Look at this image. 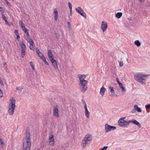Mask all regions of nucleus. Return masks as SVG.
<instances>
[{"mask_svg":"<svg viewBox=\"0 0 150 150\" xmlns=\"http://www.w3.org/2000/svg\"><path fill=\"white\" fill-rule=\"evenodd\" d=\"M25 134H26L25 139L26 140V147H25L24 146V142L23 143V150H30V147L31 146L30 133L28 130H26Z\"/></svg>","mask_w":150,"mask_h":150,"instance_id":"f257e3e1","label":"nucleus"},{"mask_svg":"<svg viewBox=\"0 0 150 150\" xmlns=\"http://www.w3.org/2000/svg\"><path fill=\"white\" fill-rule=\"evenodd\" d=\"M148 75L144 74H137L134 76V79L140 83L142 84H145L144 81L146 79Z\"/></svg>","mask_w":150,"mask_h":150,"instance_id":"f03ea898","label":"nucleus"},{"mask_svg":"<svg viewBox=\"0 0 150 150\" xmlns=\"http://www.w3.org/2000/svg\"><path fill=\"white\" fill-rule=\"evenodd\" d=\"M88 81L84 79H80V81L79 84L80 87V90L82 93L85 92L88 88L87 84Z\"/></svg>","mask_w":150,"mask_h":150,"instance_id":"7ed1b4c3","label":"nucleus"},{"mask_svg":"<svg viewBox=\"0 0 150 150\" xmlns=\"http://www.w3.org/2000/svg\"><path fill=\"white\" fill-rule=\"evenodd\" d=\"M125 118V117H121L118 121V125L121 127H125L128 126L129 124V121H126L124 119Z\"/></svg>","mask_w":150,"mask_h":150,"instance_id":"20e7f679","label":"nucleus"},{"mask_svg":"<svg viewBox=\"0 0 150 150\" xmlns=\"http://www.w3.org/2000/svg\"><path fill=\"white\" fill-rule=\"evenodd\" d=\"M105 130L106 132H108L112 130H115L116 128L115 127L112 126L108 124H106L105 126Z\"/></svg>","mask_w":150,"mask_h":150,"instance_id":"39448f33","label":"nucleus"},{"mask_svg":"<svg viewBox=\"0 0 150 150\" xmlns=\"http://www.w3.org/2000/svg\"><path fill=\"white\" fill-rule=\"evenodd\" d=\"M76 11L81 15L84 18L86 17V15L82 9L80 7H78L75 9Z\"/></svg>","mask_w":150,"mask_h":150,"instance_id":"423d86ee","label":"nucleus"},{"mask_svg":"<svg viewBox=\"0 0 150 150\" xmlns=\"http://www.w3.org/2000/svg\"><path fill=\"white\" fill-rule=\"evenodd\" d=\"M108 28L107 23L106 22L103 21L102 22L101 28L103 32L106 31Z\"/></svg>","mask_w":150,"mask_h":150,"instance_id":"0eeeda50","label":"nucleus"},{"mask_svg":"<svg viewBox=\"0 0 150 150\" xmlns=\"http://www.w3.org/2000/svg\"><path fill=\"white\" fill-rule=\"evenodd\" d=\"M11 100V102L9 104V106L11 107V108H15V103H16V100L12 98V99H10Z\"/></svg>","mask_w":150,"mask_h":150,"instance_id":"6e6552de","label":"nucleus"},{"mask_svg":"<svg viewBox=\"0 0 150 150\" xmlns=\"http://www.w3.org/2000/svg\"><path fill=\"white\" fill-rule=\"evenodd\" d=\"M132 122L137 125L139 128H140L141 127V124L136 120L133 119L129 120V123Z\"/></svg>","mask_w":150,"mask_h":150,"instance_id":"1a4fd4ad","label":"nucleus"},{"mask_svg":"<svg viewBox=\"0 0 150 150\" xmlns=\"http://www.w3.org/2000/svg\"><path fill=\"white\" fill-rule=\"evenodd\" d=\"M83 139L88 142L92 139V136L91 135L87 134L84 138Z\"/></svg>","mask_w":150,"mask_h":150,"instance_id":"9d476101","label":"nucleus"},{"mask_svg":"<svg viewBox=\"0 0 150 150\" xmlns=\"http://www.w3.org/2000/svg\"><path fill=\"white\" fill-rule=\"evenodd\" d=\"M58 112L59 110L57 108H55L53 109V115L57 118L59 117L58 115Z\"/></svg>","mask_w":150,"mask_h":150,"instance_id":"9b49d317","label":"nucleus"},{"mask_svg":"<svg viewBox=\"0 0 150 150\" xmlns=\"http://www.w3.org/2000/svg\"><path fill=\"white\" fill-rule=\"evenodd\" d=\"M36 52L37 54H38V56L42 59V57L43 58L44 57H45L44 56L43 53L42 52H40L38 48H36Z\"/></svg>","mask_w":150,"mask_h":150,"instance_id":"f8f14e48","label":"nucleus"},{"mask_svg":"<svg viewBox=\"0 0 150 150\" xmlns=\"http://www.w3.org/2000/svg\"><path fill=\"white\" fill-rule=\"evenodd\" d=\"M50 61L52 63V64L53 66L54 69H57L58 68L57 63L56 61L53 59L50 60Z\"/></svg>","mask_w":150,"mask_h":150,"instance_id":"ddd939ff","label":"nucleus"},{"mask_svg":"<svg viewBox=\"0 0 150 150\" xmlns=\"http://www.w3.org/2000/svg\"><path fill=\"white\" fill-rule=\"evenodd\" d=\"M90 143V142H88V141L84 140L83 139L81 143L82 147L83 148H84L86 147V146Z\"/></svg>","mask_w":150,"mask_h":150,"instance_id":"4468645a","label":"nucleus"},{"mask_svg":"<svg viewBox=\"0 0 150 150\" xmlns=\"http://www.w3.org/2000/svg\"><path fill=\"white\" fill-rule=\"evenodd\" d=\"M54 19L55 21H57L58 16V12L56 8H54Z\"/></svg>","mask_w":150,"mask_h":150,"instance_id":"2eb2a0df","label":"nucleus"},{"mask_svg":"<svg viewBox=\"0 0 150 150\" xmlns=\"http://www.w3.org/2000/svg\"><path fill=\"white\" fill-rule=\"evenodd\" d=\"M49 139L50 140V142H52V143L50 144V146H53L54 144V136L53 135H51L50 136Z\"/></svg>","mask_w":150,"mask_h":150,"instance_id":"dca6fc26","label":"nucleus"},{"mask_svg":"<svg viewBox=\"0 0 150 150\" xmlns=\"http://www.w3.org/2000/svg\"><path fill=\"white\" fill-rule=\"evenodd\" d=\"M48 56L50 60L53 59V54L50 50H49L48 51Z\"/></svg>","mask_w":150,"mask_h":150,"instance_id":"f3484780","label":"nucleus"},{"mask_svg":"<svg viewBox=\"0 0 150 150\" xmlns=\"http://www.w3.org/2000/svg\"><path fill=\"white\" fill-rule=\"evenodd\" d=\"M106 91V89L103 87H102L100 88V94L102 96L104 95V93Z\"/></svg>","mask_w":150,"mask_h":150,"instance_id":"a211bd4d","label":"nucleus"},{"mask_svg":"<svg viewBox=\"0 0 150 150\" xmlns=\"http://www.w3.org/2000/svg\"><path fill=\"white\" fill-rule=\"evenodd\" d=\"M15 108H9L8 110V112L9 114L10 115H12L14 113V110Z\"/></svg>","mask_w":150,"mask_h":150,"instance_id":"6ab92c4d","label":"nucleus"},{"mask_svg":"<svg viewBox=\"0 0 150 150\" xmlns=\"http://www.w3.org/2000/svg\"><path fill=\"white\" fill-rule=\"evenodd\" d=\"M134 108L135 110H136L138 112H141L142 110L140 108L138 107V106L137 105H135L134 106Z\"/></svg>","mask_w":150,"mask_h":150,"instance_id":"aec40b11","label":"nucleus"},{"mask_svg":"<svg viewBox=\"0 0 150 150\" xmlns=\"http://www.w3.org/2000/svg\"><path fill=\"white\" fill-rule=\"evenodd\" d=\"M20 45L21 47V50H25L26 46L25 44L24 43H23L22 44L20 43Z\"/></svg>","mask_w":150,"mask_h":150,"instance_id":"412c9836","label":"nucleus"},{"mask_svg":"<svg viewBox=\"0 0 150 150\" xmlns=\"http://www.w3.org/2000/svg\"><path fill=\"white\" fill-rule=\"evenodd\" d=\"M86 77V76L84 74H79L78 76V77L79 79V80H80V79H84Z\"/></svg>","mask_w":150,"mask_h":150,"instance_id":"4be33fe9","label":"nucleus"},{"mask_svg":"<svg viewBox=\"0 0 150 150\" xmlns=\"http://www.w3.org/2000/svg\"><path fill=\"white\" fill-rule=\"evenodd\" d=\"M122 15V13L121 12L117 13L116 15V17L117 18H120Z\"/></svg>","mask_w":150,"mask_h":150,"instance_id":"5701e85b","label":"nucleus"},{"mask_svg":"<svg viewBox=\"0 0 150 150\" xmlns=\"http://www.w3.org/2000/svg\"><path fill=\"white\" fill-rule=\"evenodd\" d=\"M120 88L122 89V92L125 91V88L123 87L122 84L121 83L119 84Z\"/></svg>","mask_w":150,"mask_h":150,"instance_id":"b1692460","label":"nucleus"},{"mask_svg":"<svg viewBox=\"0 0 150 150\" xmlns=\"http://www.w3.org/2000/svg\"><path fill=\"white\" fill-rule=\"evenodd\" d=\"M85 115L87 118H89V115L90 112L88 111V110H85Z\"/></svg>","mask_w":150,"mask_h":150,"instance_id":"393cba45","label":"nucleus"},{"mask_svg":"<svg viewBox=\"0 0 150 150\" xmlns=\"http://www.w3.org/2000/svg\"><path fill=\"white\" fill-rule=\"evenodd\" d=\"M134 44L137 46H139L141 45V43L139 40H137L135 41Z\"/></svg>","mask_w":150,"mask_h":150,"instance_id":"a878e982","label":"nucleus"},{"mask_svg":"<svg viewBox=\"0 0 150 150\" xmlns=\"http://www.w3.org/2000/svg\"><path fill=\"white\" fill-rule=\"evenodd\" d=\"M68 4H69V8L70 9V13L71 14V13H72V5L70 2H69L68 3Z\"/></svg>","mask_w":150,"mask_h":150,"instance_id":"bb28decb","label":"nucleus"},{"mask_svg":"<svg viewBox=\"0 0 150 150\" xmlns=\"http://www.w3.org/2000/svg\"><path fill=\"white\" fill-rule=\"evenodd\" d=\"M19 23L21 24V27L22 28V27H23L24 26H25V25L24 23L22 22V21L20 20L19 21Z\"/></svg>","mask_w":150,"mask_h":150,"instance_id":"cd10ccee","label":"nucleus"},{"mask_svg":"<svg viewBox=\"0 0 150 150\" xmlns=\"http://www.w3.org/2000/svg\"><path fill=\"white\" fill-rule=\"evenodd\" d=\"M42 59L43 61L45 64H46L47 65H49L48 62L46 60L45 58V57H42Z\"/></svg>","mask_w":150,"mask_h":150,"instance_id":"c85d7f7f","label":"nucleus"},{"mask_svg":"<svg viewBox=\"0 0 150 150\" xmlns=\"http://www.w3.org/2000/svg\"><path fill=\"white\" fill-rule=\"evenodd\" d=\"M109 88L110 90V92L112 93H115V91H114V89H113V87L111 86H110V87H109Z\"/></svg>","mask_w":150,"mask_h":150,"instance_id":"c756f323","label":"nucleus"},{"mask_svg":"<svg viewBox=\"0 0 150 150\" xmlns=\"http://www.w3.org/2000/svg\"><path fill=\"white\" fill-rule=\"evenodd\" d=\"M22 28L25 33L28 32V29L25 27V26H24L23 27H22Z\"/></svg>","mask_w":150,"mask_h":150,"instance_id":"7c9ffc66","label":"nucleus"},{"mask_svg":"<svg viewBox=\"0 0 150 150\" xmlns=\"http://www.w3.org/2000/svg\"><path fill=\"white\" fill-rule=\"evenodd\" d=\"M54 35L57 38H58L60 36V35L59 33H54Z\"/></svg>","mask_w":150,"mask_h":150,"instance_id":"2f4dec72","label":"nucleus"},{"mask_svg":"<svg viewBox=\"0 0 150 150\" xmlns=\"http://www.w3.org/2000/svg\"><path fill=\"white\" fill-rule=\"evenodd\" d=\"M30 65L31 66V67H32V69L33 70H35V68H34V67L33 65V62H30Z\"/></svg>","mask_w":150,"mask_h":150,"instance_id":"473e14b6","label":"nucleus"},{"mask_svg":"<svg viewBox=\"0 0 150 150\" xmlns=\"http://www.w3.org/2000/svg\"><path fill=\"white\" fill-rule=\"evenodd\" d=\"M29 43H30V45H32V46H33V44H34V43L33 41V40L30 38V40L29 42Z\"/></svg>","mask_w":150,"mask_h":150,"instance_id":"72a5a7b5","label":"nucleus"},{"mask_svg":"<svg viewBox=\"0 0 150 150\" xmlns=\"http://www.w3.org/2000/svg\"><path fill=\"white\" fill-rule=\"evenodd\" d=\"M118 62L119 63V66L120 67H122L123 65V63L122 61H118Z\"/></svg>","mask_w":150,"mask_h":150,"instance_id":"f704fd0d","label":"nucleus"},{"mask_svg":"<svg viewBox=\"0 0 150 150\" xmlns=\"http://www.w3.org/2000/svg\"><path fill=\"white\" fill-rule=\"evenodd\" d=\"M5 2L7 4L8 6H11V4L7 1V0H5Z\"/></svg>","mask_w":150,"mask_h":150,"instance_id":"c9c22d12","label":"nucleus"},{"mask_svg":"<svg viewBox=\"0 0 150 150\" xmlns=\"http://www.w3.org/2000/svg\"><path fill=\"white\" fill-rule=\"evenodd\" d=\"M25 33V34L26 35L27 38L28 39H30V35L28 34V32H27L26 33Z\"/></svg>","mask_w":150,"mask_h":150,"instance_id":"e433bc0d","label":"nucleus"},{"mask_svg":"<svg viewBox=\"0 0 150 150\" xmlns=\"http://www.w3.org/2000/svg\"><path fill=\"white\" fill-rule=\"evenodd\" d=\"M3 19L5 21V20H7L6 19V16L4 15L3 14L1 15Z\"/></svg>","mask_w":150,"mask_h":150,"instance_id":"4c0bfd02","label":"nucleus"},{"mask_svg":"<svg viewBox=\"0 0 150 150\" xmlns=\"http://www.w3.org/2000/svg\"><path fill=\"white\" fill-rule=\"evenodd\" d=\"M21 54L22 55H23L24 56L25 54V50H21Z\"/></svg>","mask_w":150,"mask_h":150,"instance_id":"58836bf2","label":"nucleus"},{"mask_svg":"<svg viewBox=\"0 0 150 150\" xmlns=\"http://www.w3.org/2000/svg\"><path fill=\"white\" fill-rule=\"evenodd\" d=\"M107 146H104L103 148H101L100 150H106L108 148Z\"/></svg>","mask_w":150,"mask_h":150,"instance_id":"ea45409f","label":"nucleus"},{"mask_svg":"<svg viewBox=\"0 0 150 150\" xmlns=\"http://www.w3.org/2000/svg\"><path fill=\"white\" fill-rule=\"evenodd\" d=\"M150 108V104L146 105L145 108L146 109H149Z\"/></svg>","mask_w":150,"mask_h":150,"instance_id":"a19ab883","label":"nucleus"},{"mask_svg":"<svg viewBox=\"0 0 150 150\" xmlns=\"http://www.w3.org/2000/svg\"><path fill=\"white\" fill-rule=\"evenodd\" d=\"M116 80L117 83H118V84L119 85L121 83L120 82V81H119V79L117 77L116 78Z\"/></svg>","mask_w":150,"mask_h":150,"instance_id":"79ce46f5","label":"nucleus"},{"mask_svg":"<svg viewBox=\"0 0 150 150\" xmlns=\"http://www.w3.org/2000/svg\"><path fill=\"white\" fill-rule=\"evenodd\" d=\"M67 25L69 28H71V23L69 22L67 23Z\"/></svg>","mask_w":150,"mask_h":150,"instance_id":"37998d69","label":"nucleus"},{"mask_svg":"<svg viewBox=\"0 0 150 150\" xmlns=\"http://www.w3.org/2000/svg\"><path fill=\"white\" fill-rule=\"evenodd\" d=\"M0 84L2 86H4V83L3 82V81H2V80H0Z\"/></svg>","mask_w":150,"mask_h":150,"instance_id":"c03bdc74","label":"nucleus"},{"mask_svg":"<svg viewBox=\"0 0 150 150\" xmlns=\"http://www.w3.org/2000/svg\"><path fill=\"white\" fill-rule=\"evenodd\" d=\"M14 33L16 35H19L18 30H15L14 31Z\"/></svg>","mask_w":150,"mask_h":150,"instance_id":"a18cd8bd","label":"nucleus"},{"mask_svg":"<svg viewBox=\"0 0 150 150\" xmlns=\"http://www.w3.org/2000/svg\"><path fill=\"white\" fill-rule=\"evenodd\" d=\"M81 102L83 103L84 105L86 104V103L85 102V100L83 99H82Z\"/></svg>","mask_w":150,"mask_h":150,"instance_id":"49530a36","label":"nucleus"},{"mask_svg":"<svg viewBox=\"0 0 150 150\" xmlns=\"http://www.w3.org/2000/svg\"><path fill=\"white\" fill-rule=\"evenodd\" d=\"M3 96V93L1 91H0V98H1Z\"/></svg>","mask_w":150,"mask_h":150,"instance_id":"de8ad7c7","label":"nucleus"},{"mask_svg":"<svg viewBox=\"0 0 150 150\" xmlns=\"http://www.w3.org/2000/svg\"><path fill=\"white\" fill-rule=\"evenodd\" d=\"M0 11L2 13H4L5 12L4 9H3L2 8V9H0Z\"/></svg>","mask_w":150,"mask_h":150,"instance_id":"09e8293b","label":"nucleus"},{"mask_svg":"<svg viewBox=\"0 0 150 150\" xmlns=\"http://www.w3.org/2000/svg\"><path fill=\"white\" fill-rule=\"evenodd\" d=\"M16 39L17 40H18L20 38V37L19 35H16Z\"/></svg>","mask_w":150,"mask_h":150,"instance_id":"8fccbe9b","label":"nucleus"},{"mask_svg":"<svg viewBox=\"0 0 150 150\" xmlns=\"http://www.w3.org/2000/svg\"><path fill=\"white\" fill-rule=\"evenodd\" d=\"M30 50H34V48L33 47H32L31 45H30Z\"/></svg>","mask_w":150,"mask_h":150,"instance_id":"3c124183","label":"nucleus"},{"mask_svg":"<svg viewBox=\"0 0 150 150\" xmlns=\"http://www.w3.org/2000/svg\"><path fill=\"white\" fill-rule=\"evenodd\" d=\"M4 66L5 68L7 67L6 63V62H4Z\"/></svg>","mask_w":150,"mask_h":150,"instance_id":"603ef678","label":"nucleus"},{"mask_svg":"<svg viewBox=\"0 0 150 150\" xmlns=\"http://www.w3.org/2000/svg\"><path fill=\"white\" fill-rule=\"evenodd\" d=\"M84 108L85 109V110H88L87 108L86 104V105H84Z\"/></svg>","mask_w":150,"mask_h":150,"instance_id":"864d4df0","label":"nucleus"},{"mask_svg":"<svg viewBox=\"0 0 150 150\" xmlns=\"http://www.w3.org/2000/svg\"><path fill=\"white\" fill-rule=\"evenodd\" d=\"M3 144V142L2 139L0 138V144Z\"/></svg>","mask_w":150,"mask_h":150,"instance_id":"5fc2aeb1","label":"nucleus"},{"mask_svg":"<svg viewBox=\"0 0 150 150\" xmlns=\"http://www.w3.org/2000/svg\"><path fill=\"white\" fill-rule=\"evenodd\" d=\"M5 69L6 70V71L7 72H9V70H8V69H7V67L5 68Z\"/></svg>","mask_w":150,"mask_h":150,"instance_id":"6e6d98bb","label":"nucleus"},{"mask_svg":"<svg viewBox=\"0 0 150 150\" xmlns=\"http://www.w3.org/2000/svg\"><path fill=\"white\" fill-rule=\"evenodd\" d=\"M5 23L7 25H8L9 24V23L7 21V20H6L5 21Z\"/></svg>","mask_w":150,"mask_h":150,"instance_id":"4d7b16f0","label":"nucleus"},{"mask_svg":"<svg viewBox=\"0 0 150 150\" xmlns=\"http://www.w3.org/2000/svg\"><path fill=\"white\" fill-rule=\"evenodd\" d=\"M16 89L17 90H20L19 88H16Z\"/></svg>","mask_w":150,"mask_h":150,"instance_id":"13d9d810","label":"nucleus"},{"mask_svg":"<svg viewBox=\"0 0 150 150\" xmlns=\"http://www.w3.org/2000/svg\"><path fill=\"white\" fill-rule=\"evenodd\" d=\"M22 58H23L24 57V56L22 55Z\"/></svg>","mask_w":150,"mask_h":150,"instance_id":"bf43d9fd","label":"nucleus"},{"mask_svg":"<svg viewBox=\"0 0 150 150\" xmlns=\"http://www.w3.org/2000/svg\"><path fill=\"white\" fill-rule=\"evenodd\" d=\"M0 9H2V7H0Z\"/></svg>","mask_w":150,"mask_h":150,"instance_id":"052dcab7","label":"nucleus"},{"mask_svg":"<svg viewBox=\"0 0 150 150\" xmlns=\"http://www.w3.org/2000/svg\"><path fill=\"white\" fill-rule=\"evenodd\" d=\"M140 1H142L143 0H139Z\"/></svg>","mask_w":150,"mask_h":150,"instance_id":"680f3d73","label":"nucleus"},{"mask_svg":"<svg viewBox=\"0 0 150 150\" xmlns=\"http://www.w3.org/2000/svg\"><path fill=\"white\" fill-rule=\"evenodd\" d=\"M132 113H133V112H133V111H132Z\"/></svg>","mask_w":150,"mask_h":150,"instance_id":"e2e57ef3","label":"nucleus"},{"mask_svg":"<svg viewBox=\"0 0 150 150\" xmlns=\"http://www.w3.org/2000/svg\"><path fill=\"white\" fill-rule=\"evenodd\" d=\"M0 91H1V90L0 88Z\"/></svg>","mask_w":150,"mask_h":150,"instance_id":"0e129e2a","label":"nucleus"}]
</instances>
